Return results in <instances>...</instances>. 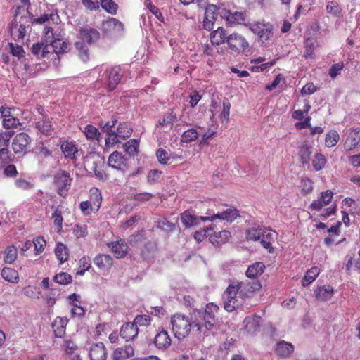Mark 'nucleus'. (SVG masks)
Instances as JSON below:
<instances>
[{"instance_id": "f257e3e1", "label": "nucleus", "mask_w": 360, "mask_h": 360, "mask_svg": "<svg viewBox=\"0 0 360 360\" xmlns=\"http://www.w3.org/2000/svg\"><path fill=\"white\" fill-rule=\"evenodd\" d=\"M262 288L260 283L254 280L248 282L231 281L223 295L224 308L228 312H232L241 307L247 310L249 307L243 303L250 295Z\"/></svg>"}, {"instance_id": "f03ea898", "label": "nucleus", "mask_w": 360, "mask_h": 360, "mask_svg": "<svg viewBox=\"0 0 360 360\" xmlns=\"http://www.w3.org/2000/svg\"><path fill=\"white\" fill-rule=\"evenodd\" d=\"M171 324L174 336L181 340L186 337L191 331V326L196 327L197 330H201V323L198 320L192 321L186 316L181 314H176L171 317Z\"/></svg>"}, {"instance_id": "7ed1b4c3", "label": "nucleus", "mask_w": 360, "mask_h": 360, "mask_svg": "<svg viewBox=\"0 0 360 360\" xmlns=\"http://www.w3.org/2000/svg\"><path fill=\"white\" fill-rule=\"evenodd\" d=\"M219 307L213 303H209L206 305L204 311L194 310L192 316L195 320L201 323V326H205L206 329L210 330L216 327L217 324V319L216 314L218 312Z\"/></svg>"}, {"instance_id": "20e7f679", "label": "nucleus", "mask_w": 360, "mask_h": 360, "mask_svg": "<svg viewBox=\"0 0 360 360\" xmlns=\"http://www.w3.org/2000/svg\"><path fill=\"white\" fill-rule=\"evenodd\" d=\"M45 37L46 43H49L54 53L58 55L66 53L70 50V44L61 39L62 35L60 32L53 33L51 27L46 28Z\"/></svg>"}, {"instance_id": "39448f33", "label": "nucleus", "mask_w": 360, "mask_h": 360, "mask_svg": "<svg viewBox=\"0 0 360 360\" xmlns=\"http://www.w3.org/2000/svg\"><path fill=\"white\" fill-rule=\"evenodd\" d=\"M227 46L230 50L240 53L248 49L249 42L241 34L233 32L228 36Z\"/></svg>"}, {"instance_id": "423d86ee", "label": "nucleus", "mask_w": 360, "mask_h": 360, "mask_svg": "<svg viewBox=\"0 0 360 360\" xmlns=\"http://www.w3.org/2000/svg\"><path fill=\"white\" fill-rule=\"evenodd\" d=\"M72 179L68 172L65 171H59L54 176V184L58 188V193L60 196L66 195L70 187Z\"/></svg>"}, {"instance_id": "0eeeda50", "label": "nucleus", "mask_w": 360, "mask_h": 360, "mask_svg": "<svg viewBox=\"0 0 360 360\" xmlns=\"http://www.w3.org/2000/svg\"><path fill=\"white\" fill-rule=\"evenodd\" d=\"M220 18L224 19L227 25L233 27L238 25H242L245 22V15L240 11L231 12L223 8V10H219Z\"/></svg>"}, {"instance_id": "6e6552de", "label": "nucleus", "mask_w": 360, "mask_h": 360, "mask_svg": "<svg viewBox=\"0 0 360 360\" xmlns=\"http://www.w3.org/2000/svg\"><path fill=\"white\" fill-rule=\"evenodd\" d=\"M239 217L238 210L235 207H229L226 210L213 214L211 217H202L200 219L202 221H210L219 219L226 221V222L231 223Z\"/></svg>"}, {"instance_id": "1a4fd4ad", "label": "nucleus", "mask_w": 360, "mask_h": 360, "mask_svg": "<svg viewBox=\"0 0 360 360\" xmlns=\"http://www.w3.org/2000/svg\"><path fill=\"white\" fill-rule=\"evenodd\" d=\"M31 138L25 133H19L13 139L12 148L15 154H24L27 151Z\"/></svg>"}, {"instance_id": "9d476101", "label": "nucleus", "mask_w": 360, "mask_h": 360, "mask_svg": "<svg viewBox=\"0 0 360 360\" xmlns=\"http://www.w3.org/2000/svg\"><path fill=\"white\" fill-rule=\"evenodd\" d=\"M108 164L113 169L124 172L128 167V160L121 152L114 151L110 155Z\"/></svg>"}, {"instance_id": "9b49d317", "label": "nucleus", "mask_w": 360, "mask_h": 360, "mask_svg": "<svg viewBox=\"0 0 360 360\" xmlns=\"http://www.w3.org/2000/svg\"><path fill=\"white\" fill-rule=\"evenodd\" d=\"M345 133L347 137L345 140V148L346 150H351L355 148L360 141V127L354 129H345Z\"/></svg>"}, {"instance_id": "f8f14e48", "label": "nucleus", "mask_w": 360, "mask_h": 360, "mask_svg": "<svg viewBox=\"0 0 360 360\" xmlns=\"http://www.w3.org/2000/svg\"><path fill=\"white\" fill-rule=\"evenodd\" d=\"M219 10L223 8L217 7L215 5H208L205 11V16L203 19V27L207 30H211L214 27V16L219 15Z\"/></svg>"}, {"instance_id": "ddd939ff", "label": "nucleus", "mask_w": 360, "mask_h": 360, "mask_svg": "<svg viewBox=\"0 0 360 360\" xmlns=\"http://www.w3.org/2000/svg\"><path fill=\"white\" fill-rule=\"evenodd\" d=\"M35 128L45 136H51L54 130L53 125L47 115H43V117L36 119Z\"/></svg>"}, {"instance_id": "4468645a", "label": "nucleus", "mask_w": 360, "mask_h": 360, "mask_svg": "<svg viewBox=\"0 0 360 360\" xmlns=\"http://www.w3.org/2000/svg\"><path fill=\"white\" fill-rule=\"evenodd\" d=\"M153 342L158 349L165 350L171 345L172 340L168 332L162 329L155 335Z\"/></svg>"}, {"instance_id": "2eb2a0df", "label": "nucleus", "mask_w": 360, "mask_h": 360, "mask_svg": "<svg viewBox=\"0 0 360 360\" xmlns=\"http://www.w3.org/2000/svg\"><path fill=\"white\" fill-rule=\"evenodd\" d=\"M79 37L83 41H86L89 44H91L98 40L100 38V33L95 28L89 26H85L81 28L79 31Z\"/></svg>"}, {"instance_id": "dca6fc26", "label": "nucleus", "mask_w": 360, "mask_h": 360, "mask_svg": "<svg viewBox=\"0 0 360 360\" xmlns=\"http://www.w3.org/2000/svg\"><path fill=\"white\" fill-rule=\"evenodd\" d=\"M260 316L257 315L247 316L243 321L244 333L252 335L258 331L260 327Z\"/></svg>"}, {"instance_id": "f3484780", "label": "nucleus", "mask_w": 360, "mask_h": 360, "mask_svg": "<svg viewBox=\"0 0 360 360\" xmlns=\"http://www.w3.org/2000/svg\"><path fill=\"white\" fill-rule=\"evenodd\" d=\"M60 148L66 158L77 160L79 155V150L72 141H64L61 142Z\"/></svg>"}, {"instance_id": "a211bd4d", "label": "nucleus", "mask_w": 360, "mask_h": 360, "mask_svg": "<svg viewBox=\"0 0 360 360\" xmlns=\"http://www.w3.org/2000/svg\"><path fill=\"white\" fill-rule=\"evenodd\" d=\"M108 88L109 91H113L117 85L120 82L122 77V70L120 66H114L111 68L108 75Z\"/></svg>"}, {"instance_id": "6ab92c4d", "label": "nucleus", "mask_w": 360, "mask_h": 360, "mask_svg": "<svg viewBox=\"0 0 360 360\" xmlns=\"http://www.w3.org/2000/svg\"><path fill=\"white\" fill-rule=\"evenodd\" d=\"M102 29L106 33H119L123 30V24L114 18H108L103 22Z\"/></svg>"}, {"instance_id": "aec40b11", "label": "nucleus", "mask_w": 360, "mask_h": 360, "mask_svg": "<svg viewBox=\"0 0 360 360\" xmlns=\"http://www.w3.org/2000/svg\"><path fill=\"white\" fill-rule=\"evenodd\" d=\"M277 234L276 231L269 229H264L263 233L261 237V243L263 247L268 250L269 252H274V248H272V243L276 238Z\"/></svg>"}, {"instance_id": "412c9836", "label": "nucleus", "mask_w": 360, "mask_h": 360, "mask_svg": "<svg viewBox=\"0 0 360 360\" xmlns=\"http://www.w3.org/2000/svg\"><path fill=\"white\" fill-rule=\"evenodd\" d=\"M139 328L131 322L122 325L120 335L126 341H130L137 337Z\"/></svg>"}, {"instance_id": "4be33fe9", "label": "nucleus", "mask_w": 360, "mask_h": 360, "mask_svg": "<svg viewBox=\"0 0 360 360\" xmlns=\"http://www.w3.org/2000/svg\"><path fill=\"white\" fill-rule=\"evenodd\" d=\"M91 360H105L107 352L104 345L101 342L94 344L89 349Z\"/></svg>"}, {"instance_id": "5701e85b", "label": "nucleus", "mask_w": 360, "mask_h": 360, "mask_svg": "<svg viewBox=\"0 0 360 360\" xmlns=\"http://www.w3.org/2000/svg\"><path fill=\"white\" fill-rule=\"evenodd\" d=\"M228 36L223 27H218L217 30L210 33L211 44L214 46H219L225 42L227 44Z\"/></svg>"}, {"instance_id": "b1692460", "label": "nucleus", "mask_w": 360, "mask_h": 360, "mask_svg": "<svg viewBox=\"0 0 360 360\" xmlns=\"http://www.w3.org/2000/svg\"><path fill=\"white\" fill-rule=\"evenodd\" d=\"M295 106L299 108L293 111L292 117L293 119L297 120H303L304 115H307L311 108L310 104L307 100H304L302 101L298 100Z\"/></svg>"}, {"instance_id": "393cba45", "label": "nucleus", "mask_w": 360, "mask_h": 360, "mask_svg": "<svg viewBox=\"0 0 360 360\" xmlns=\"http://www.w3.org/2000/svg\"><path fill=\"white\" fill-rule=\"evenodd\" d=\"M109 247L117 258H122L127 253L128 246L124 240L112 242Z\"/></svg>"}, {"instance_id": "a878e982", "label": "nucleus", "mask_w": 360, "mask_h": 360, "mask_svg": "<svg viewBox=\"0 0 360 360\" xmlns=\"http://www.w3.org/2000/svg\"><path fill=\"white\" fill-rule=\"evenodd\" d=\"M102 162L101 157L96 153H90L84 158V165L86 169L93 172L98 168Z\"/></svg>"}, {"instance_id": "bb28decb", "label": "nucleus", "mask_w": 360, "mask_h": 360, "mask_svg": "<svg viewBox=\"0 0 360 360\" xmlns=\"http://www.w3.org/2000/svg\"><path fill=\"white\" fill-rule=\"evenodd\" d=\"M68 321L66 318L57 317L55 319L52 323V328L56 337L61 338L65 334Z\"/></svg>"}, {"instance_id": "cd10ccee", "label": "nucleus", "mask_w": 360, "mask_h": 360, "mask_svg": "<svg viewBox=\"0 0 360 360\" xmlns=\"http://www.w3.org/2000/svg\"><path fill=\"white\" fill-rule=\"evenodd\" d=\"M134 355V349L131 345H125L124 347L117 348L113 353L114 360H125Z\"/></svg>"}, {"instance_id": "c85d7f7f", "label": "nucleus", "mask_w": 360, "mask_h": 360, "mask_svg": "<svg viewBox=\"0 0 360 360\" xmlns=\"http://www.w3.org/2000/svg\"><path fill=\"white\" fill-rule=\"evenodd\" d=\"M94 263L100 269H108L112 265V258L108 255H98L94 257Z\"/></svg>"}, {"instance_id": "c756f323", "label": "nucleus", "mask_w": 360, "mask_h": 360, "mask_svg": "<svg viewBox=\"0 0 360 360\" xmlns=\"http://www.w3.org/2000/svg\"><path fill=\"white\" fill-rule=\"evenodd\" d=\"M265 269V265L262 262H255L249 266L246 271V276L250 278H256L261 276Z\"/></svg>"}, {"instance_id": "7c9ffc66", "label": "nucleus", "mask_w": 360, "mask_h": 360, "mask_svg": "<svg viewBox=\"0 0 360 360\" xmlns=\"http://www.w3.org/2000/svg\"><path fill=\"white\" fill-rule=\"evenodd\" d=\"M276 352L281 357H288L294 352V346L290 342L281 341L277 344Z\"/></svg>"}, {"instance_id": "2f4dec72", "label": "nucleus", "mask_w": 360, "mask_h": 360, "mask_svg": "<svg viewBox=\"0 0 360 360\" xmlns=\"http://www.w3.org/2000/svg\"><path fill=\"white\" fill-rule=\"evenodd\" d=\"M2 278L10 283H17L19 281V275L16 270L10 267H4L1 271Z\"/></svg>"}, {"instance_id": "473e14b6", "label": "nucleus", "mask_w": 360, "mask_h": 360, "mask_svg": "<svg viewBox=\"0 0 360 360\" xmlns=\"http://www.w3.org/2000/svg\"><path fill=\"white\" fill-rule=\"evenodd\" d=\"M200 217H195L192 215L188 211H185L181 215V220L185 227L188 228L194 226L198 223L199 219L201 220Z\"/></svg>"}, {"instance_id": "72a5a7b5", "label": "nucleus", "mask_w": 360, "mask_h": 360, "mask_svg": "<svg viewBox=\"0 0 360 360\" xmlns=\"http://www.w3.org/2000/svg\"><path fill=\"white\" fill-rule=\"evenodd\" d=\"M55 254L58 259L63 264L68 259V249L63 243H58L55 249Z\"/></svg>"}, {"instance_id": "f704fd0d", "label": "nucleus", "mask_w": 360, "mask_h": 360, "mask_svg": "<svg viewBox=\"0 0 360 360\" xmlns=\"http://www.w3.org/2000/svg\"><path fill=\"white\" fill-rule=\"evenodd\" d=\"M4 262L13 264L17 259L18 250L14 245L8 246L4 250Z\"/></svg>"}, {"instance_id": "c9c22d12", "label": "nucleus", "mask_w": 360, "mask_h": 360, "mask_svg": "<svg viewBox=\"0 0 360 360\" xmlns=\"http://www.w3.org/2000/svg\"><path fill=\"white\" fill-rule=\"evenodd\" d=\"M319 272V269L316 266L312 267L309 270H308L304 277L302 278V285L307 286L311 283L318 276Z\"/></svg>"}, {"instance_id": "e433bc0d", "label": "nucleus", "mask_w": 360, "mask_h": 360, "mask_svg": "<svg viewBox=\"0 0 360 360\" xmlns=\"http://www.w3.org/2000/svg\"><path fill=\"white\" fill-rule=\"evenodd\" d=\"M89 201L92 203L94 211H98L102 202L101 193L97 188L91 189Z\"/></svg>"}, {"instance_id": "4c0bfd02", "label": "nucleus", "mask_w": 360, "mask_h": 360, "mask_svg": "<svg viewBox=\"0 0 360 360\" xmlns=\"http://www.w3.org/2000/svg\"><path fill=\"white\" fill-rule=\"evenodd\" d=\"M340 140V135L335 130H330L325 138V145L326 147L331 148L335 146Z\"/></svg>"}, {"instance_id": "58836bf2", "label": "nucleus", "mask_w": 360, "mask_h": 360, "mask_svg": "<svg viewBox=\"0 0 360 360\" xmlns=\"http://www.w3.org/2000/svg\"><path fill=\"white\" fill-rule=\"evenodd\" d=\"M200 134V131H198L196 129L192 128L183 133L181 141L184 143H190L196 140Z\"/></svg>"}, {"instance_id": "ea45409f", "label": "nucleus", "mask_w": 360, "mask_h": 360, "mask_svg": "<svg viewBox=\"0 0 360 360\" xmlns=\"http://www.w3.org/2000/svg\"><path fill=\"white\" fill-rule=\"evenodd\" d=\"M116 131L117 136L121 139H126L131 135L132 129L129 124L123 122L119 124Z\"/></svg>"}, {"instance_id": "a19ab883", "label": "nucleus", "mask_w": 360, "mask_h": 360, "mask_svg": "<svg viewBox=\"0 0 360 360\" xmlns=\"http://www.w3.org/2000/svg\"><path fill=\"white\" fill-rule=\"evenodd\" d=\"M75 48L79 52V57L83 62H86L89 60V49L86 44H84L83 41H76L75 42Z\"/></svg>"}, {"instance_id": "79ce46f5", "label": "nucleus", "mask_w": 360, "mask_h": 360, "mask_svg": "<svg viewBox=\"0 0 360 360\" xmlns=\"http://www.w3.org/2000/svg\"><path fill=\"white\" fill-rule=\"evenodd\" d=\"M326 162L327 160L326 157L321 153H316L312 160V165L316 171L323 169L325 167Z\"/></svg>"}, {"instance_id": "37998d69", "label": "nucleus", "mask_w": 360, "mask_h": 360, "mask_svg": "<svg viewBox=\"0 0 360 360\" xmlns=\"http://www.w3.org/2000/svg\"><path fill=\"white\" fill-rule=\"evenodd\" d=\"M139 146V141L137 139H133L124 143V148L129 155L134 156L138 153Z\"/></svg>"}, {"instance_id": "c03bdc74", "label": "nucleus", "mask_w": 360, "mask_h": 360, "mask_svg": "<svg viewBox=\"0 0 360 360\" xmlns=\"http://www.w3.org/2000/svg\"><path fill=\"white\" fill-rule=\"evenodd\" d=\"M314 39L308 38L304 41L305 51L304 52V57L305 58H314Z\"/></svg>"}, {"instance_id": "a18cd8bd", "label": "nucleus", "mask_w": 360, "mask_h": 360, "mask_svg": "<svg viewBox=\"0 0 360 360\" xmlns=\"http://www.w3.org/2000/svg\"><path fill=\"white\" fill-rule=\"evenodd\" d=\"M58 20V15L56 13H51L50 14H44L40 17L35 18L34 22L38 24H44L52 21L54 23H57Z\"/></svg>"}, {"instance_id": "49530a36", "label": "nucleus", "mask_w": 360, "mask_h": 360, "mask_svg": "<svg viewBox=\"0 0 360 360\" xmlns=\"http://www.w3.org/2000/svg\"><path fill=\"white\" fill-rule=\"evenodd\" d=\"M333 288L330 285H324L317 290V296L322 300H329L333 295Z\"/></svg>"}, {"instance_id": "de8ad7c7", "label": "nucleus", "mask_w": 360, "mask_h": 360, "mask_svg": "<svg viewBox=\"0 0 360 360\" xmlns=\"http://www.w3.org/2000/svg\"><path fill=\"white\" fill-rule=\"evenodd\" d=\"M101 5L108 13L114 15L117 13L118 6L112 0H101Z\"/></svg>"}, {"instance_id": "09e8293b", "label": "nucleus", "mask_w": 360, "mask_h": 360, "mask_svg": "<svg viewBox=\"0 0 360 360\" xmlns=\"http://www.w3.org/2000/svg\"><path fill=\"white\" fill-rule=\"evenodd\" d=\"M264 229L252 227L247 230V238L252 240H258L261 239Z\"/></svg>"}, {"instance_id": "8fccbe9b", "label": "nucleus", "mask_w": 360, "mask_h": 360, "mask_svg": "<svg viewBox=\"0 0 360 360\" xmlns=\"http://www.w3.org/2000/svg\"><path fill=\"white\" fill-rule=\"evenodd\" d=\"M326 11L328 13L337 17L340 16L342 12V9L338 3L335 1L328 2L326 5Z\"/></svg>"}, {"instance_id": "3c124183", "label": "nucleus", "mask_w": 360, "mask_h": 360, "mask_svg": "<svg viewBox=\"0 0 360 360\" xmlns=\"http://www.w3.org/2000/svg\"><path fill=\"white\" fill-rule=\"evenodd\" d=\"M299 154L302 163L309 164L311 151L307 145L304 144L301 146Z\"/></svg>"}, {"instance_id": "603ef678", "label": "nucleus", "mask_w": 360, "mask_h": 360, "mask_svg": "<svg viewBox=\"0 0 360 360\" xmlns=\"http://www.w3.org/2000/svg\"><path fill=\"white\" fill-rule=\"evenodd\" d=\"M53 280L60 285H67L72 282V276L68 273L60 272L54 276Z\"/></svg>"}, {"instance_id": "864d4df0", "label": "nucleus", "mask_w": 360, "mask_h": 360, "mask_svg": "<svg viewBox=\"0 0 360 360\" xmlns=\"http://www.w3.org/2000/svg\"><path fill=\"white\" fill-rule=\"evenodd\" d=\"M84 133L89 139L98 140L100 136V133L98 131V129L92 125L86 126Z\"/></svg>"}, {"instance_id": "5fc2aeb1", "label": "nucleus", "mask_w": 360, "mask_h": 360, "mask_svg": "<svg viewBox=\"0 0 360 360\" xmlns=\"http://www.w3.org/2000/svg\"><path fill=\"white\" fill-rule=\"evenodd\" d=\"M150 322L151 318L149 316L137 315L131 323L138 328V326H147L150 323Z\"/></svg>"}, {"instance_id": "6e6d98bb", "label": "nucleus", "mask_w": 360, "mask_h": 360, "mask_svg": "<svg viewBox=\"0 0 360 360\" xmlns=\"http://www.w3.org/2000/svg\"><path fill=\"white\" fill-rule=\"evenodd\" d=\"M223 110L220 115V117L222 122H228L229 120V114H230V108L231 103L229 101L228 98H224L223 102Z\"/></svg>"}, {"instance_id": "4d7b16f0", "label": "nucleus", "mask_w": 360, "mask_h": 360, "mask_svg": "<svg viewBox=\"0 0 360 360\" xmlns=\"http://www.w3.org/2000/svg\"><path fill=\"white\" fill-rule=\"evenodd\" d=\"M272 34V26L269 24H265L264 26L262 27V30L258 37L262 41H266L269 39Z\"/></svg>"}, {"instance_id": "13d9d810", "label": "nucleus", "mask_w": 360, "mask_h": 360, "mask_svg": "<svg viewBox=\"0 0 360 360\" xmlns=\"http://www.w3.org/2000/svg\"><path fill=\"white\" fill-rule=\"evenodd\" d=\"M3 127L6 129L16 128L19 124V120L15 117H9L8 118H4L3 120Z\"/></svg>"}, {"instance_id": "bf43d9fd", "label": "nucleus", "mask_w": 360, "mask_h": 360, "mask_svg": "<svg viewBox=\"0 0 360 360\" xmlns=\"http://www.w3.org/2000/svg\"><path fill=\"white\" fill-rule=\"evenodd\" d=\"M175 120L176 116L172 112H170L163 117L162 121L160 122V124L169 129L172 127Z\"/></svg>"}, {"instance_id": "052dcab7", "label": "nucleus", "mask_w": 360, "mask_h": 360, "mask_svg": "<svg viewBox=\"0 0 360 360\" xmlns=\"http://www.w3.org/2000/svg\"><path fill=\"white\" fill-rule=\"evenodd\" d=\"M73 231L77 238H84L88 235V228L86 224H76Z\"/></svg>"}, {"instance_id": "680f3d73", "label": "nucleus", "mask_w": 360, "mask_h": 360, "mask_svg": "<svg viewBox=\"0 0 360 360\" xmlns=\"http://www.w3.org/2000/svg\"><path fill=\"white\" fill-rule=\"evenodd\" d=\"M343 68L344 63L342 62L333 64L329 69V75L332 78H335L338 75H340Z\"/></svg>"}, {"instance_id": "e2e57ef3", "label": "nucleus", "mask_w": 360, "mask_h": 360, "mask_svg": "<svg viewBox=\"0 0 360 360\" xmlns=\"http://www.w3.org/2000/svg\"><path fill=\"white\" fill-rule=\"evenodd\" d=\"M9 46L11 53L13 56H16L18 58H20L24 56L25 51L21 46L14 44L13 43H9Z\"/></svg>"}, {"instance_id": "0e129e2a", "label": "nucleus", "mask_w": 360, "mask_h": 360, "mask_svg": "<svg viewBox=\"0 0 360 360\" xmlns=\"http://www.w3.org/2000/svg\"><path fill=\"white\" fill-rule=\"evenodd\" d=\"M156 156L160 163L162 165L168 164L170 158L165 150L162 148L158 149L156 153Z\"/></svg>"}, {"instance_id": "69168bd1", "label": "nucleus", "mask_w": 360, "mask_h": 360, "mask_svg": "<svg viewBox=\"0 0 360 360\" xmlns=\"http://www.w3.org/2000/svg\"><path fill=\"white\" fill-rule=\"evenodd\" d=\"M162 172L156 169L150 170L148 174V181L150 184H154L159 181Z\"/></svg>"}, {"instance_id": "338daca9", "label": "nucleus", "mask_w": 360, "mask_h": 360, "mask_svg": "<svg viewBox=\"0 0 360 360\" xmlns=\"http://www.w3.org/2000/svg\"><path fill=\"white\" fill-rule=\"evenodd\" d=\"M213 229L212 226H208L206 229H203L200 231H196L194 234V238L197 242L200 243L206 237L209 231Z\"/></svg>"}, {"instance_id": "774afa93", "label": "nucleus", "mask_w": 360, "mask_h": 360, "mask_svg": "<svg viewBox=\"0 0 360 360\" xmlns=\"http://www.w3.org/2000/svg\"><path fill=\"white\" fill-rule=\"evenodd\" d=\"M32 243L34 245V249L37 253H41L44 250L46 242L42 237H37Z\"/></svg>"}]
</instances>
